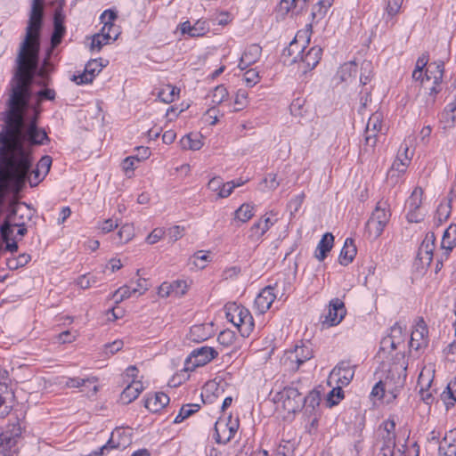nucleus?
Here are the masks:
<instances>
[{
  "mask_svg": "<svg viewBox=\"0 0 456 456\" xmlns=\"http://www.w3.org/2000/svg\"><path fill=\"white\" fill-rule=\"evenodd\" d=\"M443 401L447 405H453L456 402V379L451 380L441 395Z\"/></svg>",
  "mask_w": 456,
  "mask_h": 456,
  "instance_id": "37998d69",
  "label": "nucleus"
},
{
  "mask_svg": "<svg viewBox=\"0 0 456 456\" xmlns=\"http://www.w3.org/2000/svg\"><path fill=\"white\" fill-rule=\"evenodd\" d=\"M42 0H32L26 34L20 45L16 69L11 81V94L4 111V124L0 127V203L8 191L18 195L30 167V146L42 145L49 141L44 129L37 126V116L26 126L24 115L29 106L31 86L35 76L47 86L49 77L39 69L40 32L43 26Z\"/></svg>",
  "mask_w": 456,
  "mask_h": 456,
  "instance_id": "f257e3e1",
  "label": "nucleus"
},
{
  "mask_svg": "<svg viewBox=\"0 0 456 456\" xmlns=\"http://www.w3.org/2000/svg\"><path fill=\"white\" fill-rule=\"evenodd\" d=\"M52 165V158L50 156H44L38 161L37 169L39 170L44 175H46Z\"/></svg>",
  "mask_w": 456,
  "mask_h": 456,
  "instance_id": "774afa93",
  "label": "nucleus"
},
{
  "mask_svg": "<svg viewBox=\"0 0 456 456\" xmlns=\"http://www.w3.org/2000/svg\"><path fill=\"white\" fill-rule=\"evenodd\" d=\"M411 156H405L404 157V162H402L401 156H397V159L394 161L390 174L396 171L399 175L404 174L406 171L407 167L409 166L411 162Z\"/></svg>",
  "mask_w": 456,
  "mask_h": 456,
  "instance_id": "6e6d98bb",
  "label": "nucleus"
},
{
  "mask_svg": "<svg viewBox=\"0 0 456 456\" xmlns=\"http://www.w3.org/2000/svg\"><path fill=\"white\" fill-rule=\"evenodd\" d=\"M228 102V91L225 86L220 85L215 87L212 93L213 104H225Z\"/></svg>",
  "mask_w": 456,
  "mask_h": 456,
  "instance_id": "a18cd8bd",
  "label": "nucleus"
},
{
  "mask_svg": "<svg viewBox=\"0 0 456 456\" xmlns=\"http://www.w3.org/2000/svg\"><path fill=\"white\" fill-rule=\"evenodd\" d=\"M45 176V175H44L37 168H35L34 170H31V167H30L28 172V175L24 180V183H26V181H28L29 185L31 187H35L44 179Z\"/></svg>",
  "mask_w": 456,
  "mask_h": 456,
  "instance_id": "bf43d9fd",
  "label": "nucleus"
},
{
  "mask_svg": "<svg viewBox=\"0 0 456 456\" xmlns=\"http://www.w3.org/2000/svg\"><path fill=\"white\" fill-rule=\"evenodd\" d=\"M117 13L112 10H105L101 15V20L102 23H105L106 26H109V30L112 28L114 26L113 21L117 19Z\"/></svg>",
  "mask_w": 456,
  "mask_h": 456,
  "instance_id": "338daca9",
  "label": "nucleus"
},
{
  "mask_svg": "<svg viewBox=\"0 0 456 456\" xmlns=\"http://www.w3.org/2000/svg\"><path fill=\"white\" fill-rule=\"evenodd\" d=\"M9 213L0 227V234L4 244V248H0V254L4 251L16 252L18 250V243L14 237V224L17 220V215L21 210V205L15 200L9 203Z\"/></svg>",
  "mask_w": 456,
  "mask_h": 456,
  "instance_id": "f03ea898",
  "label": "nucleus"
},
{
  "mask_svg": "<svg viewBox=\"0 0 456 456\" xmlns=\"http://www.w3.org/2000/svg\"><path fill=\"white\" fill-rule=\"evenodd\" d=\"M313 357V351L311 348L305 346H297L293 351L286 352L284 358V364L288 362L290 363H296L295 366L290 368L297 370L299 366Z\"/></svg>",
  "mask_w": 456,
  "mask_h": 456,
  "instance_id": "9b49d317",
  "label": "nucleus"
},
{
  "mask_svg": "<svg viewBox=\"0 0 456 456\" xmlns=\"http://www.w3.org/2000/svg\"><path fill=\"white\" fill-rule=\"evenodd\" d=\"M403 0H387L384 19L387 26L393 27L395 23L394 18L400 12Z\"/></svg>",
  "mask_w": 456,
  "mask_h": 456,
  "instance_id": "2f4dec72",
  "label": "nucleus"
},
{
  "mask_svg": "<svg viewBox=\"0 0 456 456\" xmlns=\"http://www.w3.org/2000/svg\"><path fill=\"white\" fill-rule=\"evenodd\" d=\"M136 289H134L129 285H125L123 287H120L114 292L113 297H118V298H116V303H119L124 299L130 297L132 295L136 294Z\"/></svg>",
  "mask_w": 456,
  "mask_h": 456,
  "instance_id": "5fc2aeb1",
  "label": "nucleus"
},
{
  "mask_svg": "<svg viewBox=\"0 0 456 456\" xmlns=\"http://www.w3.org/2000/svg\"><path fill=\"white\" fill-rule=\"evenodd\" d=\"M333 243L334 236L330 232H326L317 245L315 257L319 261H323L328 253L331 250Z\"/></svg>",
  "mask_w": 456,
  "mask_h": 456,
  "instance_id": "c756f323",
  "label": "nucleus"
},
{
  "mask_svg": "<svg viewBox=\"0 0 456 456\" xmlns=\"http://www.w3.org/2000/svg\"><path fill=\"white\" fill-rule=\"evenodd\" d=\"M391 212L387 202L379 201L371 216L367 222L366 226L368 231L370 233H374L376 237L379 236L388 224Z\"/></svg>",
  "mask_w": 456,
  "mask_h": 456,
  "instance_id": "39448f33",
  "label": "nucleus"
},
{
  "mask_svg": "<svg viewBox=\"0 0 456 456\" xmlns=\"http://www.w3.org/2000/svg\"><path fill=\"white\" fill-rule=\"evenodd\" d=\"M169 397L162 392L155 393L145 399L144 406L151 412H158L169 403Z\"/></svg>",
  "mask_w": 456,
  "mask_h": 456,
  "instance_id": "aec40b11",
  "label": "nucleus"
},
{
  "mask_svg": "<svg viewBox=\"0 0 456 456\" xmlns=\"http://www.w3.org/2000/svg\"><path fill=\"white\" fill-rule=\"evenodd\" d=\"M273 225V222L266 215L255 222L248 230V240L253 242L260 241L265 233Z\"/></svg>",
  "mask_w": 456,
  "mask_h": 456,
  "instance_id": "4468645a",
  "label": "nucleus"
},
{
  "mask_svg": "<svg viewBox=\"0 0 456 456\" xmlns=\"http://www.w3.org/2000/svg\"><path fill=\"white\" fill-rule=\"evenodd\" d=\"M124 430L116 428L112 433L109 441L102 445V449L106 451L110 449H125L129 444V438L123 436Z\"/></svg>",
  "mask_w": 456,
  "mask_h": 456,
  "instance_id": "b1692460",
  "label": "nucleus"
},
{
  "mask_svg": "<svg viewBox=\"0 0 456 456\" xmlns=\"http://www.w3.org/2000/svg\"><path fill=\"white\" fill-rule=\"evenodd\" d=\"M344 363L336 367L330 373L332 379H336V381L342 386H347L354 377V370L347 367L343 366Z\"/></svg>",
  "mask_w": 456,
  "mask_h": 456,
  "instance_id": "473e14b6",
  "label": "nucleus"
},
{
  "mask_svg": "<svg viewBox=\"0 0 456 456\" xmlns=\"http://www.w3.org/2000/svg\"><path fill=\"white\" fill-rule=\"evenodd\" d=\"M262 48L258 45H250L245 49L244 53H242L238 67L241 70H243L248 66L254 64L260 58Z\"/></svg>",
  "mask_w": 456,
  "mask_h": 456,
  "instance_id": "f3484780",
  "label": "nucleus"
},
{
  "mask_svg": "<svg viewBox=\"0 0 456 456\" xmlns=\"http://www.w3.org/2000/svg\"><path fill=\"white\" fill-rule=\"evenodd\" d=\"M399 343V340H395V335L384 338L380 342L379 354L381 352L385 353L388 348H391V350L397 349Z\"/></svg>",
  "mask_w": 456,
  "mask_h": 456,
  "instance_id": "680f3d73",
  "label": "nucleus"
},
{
  "mask_svg": "<svg viewBox=\"0 0 456 456\" xmlns=\"http://www.w3.org/2000/svg\"><path fill=\"white\" fill-rule=\"evenodd\" d=\"M228 104H213L205 114L206 120L210 125H216L220 118H224Z\"/></svg>",
  "mask_w": 456,
  "mask_h": 456,
  "instance_id": "f704fd0d",
  "label": "nucleus"
},
{
  "mask_svg": "<svg viewBox=\"0 0 456 456\" xmlns=\"http://www.w3.org/2000/svg\"><path fill=\"white\" fill-rule=\"evenodd\" d=\"M181 144L183 149L197 151L200 150L202 146L201 141L198 138L197 135L192 137V134H187L181 140Z\"/></svg>",
  "mask_w": 456,
  "mask_h": 456,
  "instance_id": "09e8293b",
  "label": "nucleus"
},
{
  "mask_svg": "<svg viewBox=\"0 0 456 456\" xmlns=\"http://www.w3.org/2000/svg\"><path fill=\"white\" fill-rule=\"evenodd\" d=\"M431 383L432 379L429 375H425L422 370L418 379V387H419L420 398L426 404H431L434 402L433 394L429 390Z\"/></svg>",
  "mask_w": 456,
  "mask_h": 456,
  "instance_id": "393cba45",
  "label": "nucleus"
},
{
  "mask_svg": "<svg viewBox=\"0 0 456 456\" xmlns=\"http://www.w3.org/2000/svg\"><path fill=\"white\" fill-rule=\"evenodd\" d=\"M369 132L382 131V115L379 112L372 114L366 125Z\"/></svg>",
  "mask_w": 456,
  "mask_h": 456,
  "instance_id": "3c124183",
  "label": "nucleus"
},
{
  "mask_svg": "<svg viewBox=\"0 0 456 456\" xmlns=\"http://www.w3.org/2000/svg\"><path fill=\"white\" fill-rule=\"evenodd\" d=\"M179 91L177 87L167 85L159 92L158 97L162 102L171 103L179 94Z\"/></svg>",
  "mask_w": 456,
  "mask_h": 456,
  "instance_id": "a19ab883",
  "label": "nucleus"
},
{
  "mask_svg": "<svg viewBox=\"0 0 456 456\" xmlns=\"http://www.w3.org/2000/svg\"><path fill=\"white\" fill-rule=\"evenodd\" d=\"M436 248V236L434 232H428L422 240L417 257L422 265H430L433 260V252Z\"/></svg>",
  "mask_w": 456,
  "mask_h": 456,
  "instance_id": "9d476101",
  "label": "nucleus"
},
{
  "mask_svg": "<svg viewBox=\"0 0 456 456\" xmlns=\"http://www.w3.org/2000/svg\"><path fill=\"white\" fill-rule=\"evenodd\" d=\"M216 352L208 346H201L191 351L184 363L185 370H193L196 367L203 366L215 358Z\"/></svg>",
  "mask_w": 456,
  "mask_h": 456,
  "instance_id": "423d86ee",
  "label": "nucleus"
},
{
  "mask_svg": "<svg viewBox=\"0 0 456 456\" xmlns=\"http://www.w3.org/2000/svg\"><path fill=\"white\" fill-rule=\"evenodd\" d=\"M203 23L197 21L194 25H191L189 20L184 21L181 24L182 34H188L191 37H197L205 34V27Z\"/></svg>",
  "mask_w": 456,
  "mask_h": 456,
  "instance_id": "e433bc0d",
  "label": "nucleus"
},
{
  "mask_svg": "<svg viewBox=\"0 0 456 456\" xmlns=\"http://www.w3.org/2000/svg\"><path fill=\"white\" fill-rule=\"evenodd\" d=\"M454 247H456V224H451L444 231L441 242V248L444 250L445 258H448Z\"/></svg>",
  "mask_w": 456,
  "mask_h": 456,
  "instance_id": "bb28decb",
  "label": "nucleus"
},
{
  "mask_svg": "<svg viewBox=\"0 0 456 456\" xmlns=\"http://www.w3.org/2000/svg\"><path fill=\"white\" fill-rule=\"evenodd\" d=\"M357 253L356 247L354 243L353 239L347 238L345 240L344 246L341 249L338 261L341 265H348L355 257Z\"/></svg>",
  "mask_w": 456,
  "mask_h": 456,
  "instance_id": "c85d7f7f",
  "label": "nucleus"
},
{
  "mask_svg": "<svg viewBox=\"0 0 456 456\" xmlns=\"http://www.w3.org/2000/svg\"><path fill=\"white\" fill-rule=\"evenodd\" d=\"M444 67L443 61L430 63L426 69L425 78H422L421 84L440 85L443 81Z\"/></svg>",
  "mask_w": 456,
  "mask_h": 456,
  "instance_id": "dca6fc26",
  "label": "nucleus"
},
{
  "mask_svg": "<svg viewBox=\"0 0 456 456\" xmlns=\"http://www.w3.org/2000/svg\"><path fill=\"white\" fill-rule=\"evenodd\" d=\"M428 328L423 320H420L411 331L410 348L419 351L428 346Z\"/></svg>",
  "mask_w": 456,
  "mask_h": 456,
  "instance_id": "f8f14e48",
  "label": "nucleus"
},
{
  "mask_svg": "<svg viewBox=\"0 0 456 456\" xmlns=\"http://www.w3.org/2000/svg\"><path fill=\"white\" fill-rule=\"evenodd\" d=\"M279 281H276L274 287L266 286L264 288L255 299V306L259 313L264 314L270 309L272 304L276 298V295L273 293L274 288H277Z\"/></svg>",
  "mask_w": 456,
  "mask_h": 456,
  "instance_id": "ddd939ff",
  "label": "nucleus"
},
{
  "mask_svg": "<svg viewBox=\"0 0 456 456\" xmlns=\"http://www.w3.org/2000/svg\"><path fill=\"white\" fill-rule=\"evenodd\" d=\"M226 372L220 371L212 382L207 384V391H212L213 395L219 397L225 392L228 386L226 382Z\"/></svg>",
  "mask_w": 456,
  "mask_h": 456,
  "instance_id": "7c9ffc66",
  "label": "nucleus"
},
{
  "mask_svg": "<svg viewBox=\"0 0 456 456\" xmlns=\"http://www.w3.org/2000/svg\"><path fill=\"white\" fill-rule=\"evenodd\" d=\"M439 456H456V430L446 433L439 443Z\"/></svg>",
  "mask_w": 456,
  "mask_h": 456,
  "instance_id": "a211bd4d",
  "label": "nucleus"
},
{
  "mask_svg": "<svg viewBox=\"0 0 456 456\" xmlns=\"http://www.w3.org/2000/svg\"><path fill=\"white\" fill-rule=\"evenodd\" d=\"M322 49L320 46L311 47L305 53H303L300 61L304 65V71L313 69L320 61Z\"/></svg>",
  "mask_w": 456,
  "mask_h": 456,
  "instance_id": "6ab92c4d",
  "label": "nucleus"
},
{
  "mask_svg": "<svg viewBox=\"0 0 456 456\" xmlns=\"http://www.w3.org/2000/svg\"><path fill=\"white\" fill-rule=\"evenodd\" d=\"M134 235V229L133 224H126L122 225L118 232L119 240L122 243H126L133 239Z\"/></svg>",
  "mask_w": 456,
  "mask_h": 456,
  "instance_id": "864d4df0",
  "label": "nucleus"
},
{
  "mask_svg": "<svg viewBox=\"0 0 456 456\" xmlns=\"http://www.w3.org/2000/svg\"><path fill=\"white\" fill-rule=\"evenodd\" d=\"M211 335V328L208 324L194 325L191 328L189 338L193 342H203Z\"/></svg>",
  "mask_w": 456,
  "mask_h": 456,
  "instance_id": "72a5a7b5",
  "label": "nucleus"
},
{
  "mask_svg": "<svg viewBox=\"0 0 456 456\" xmlns=\"http://www.w3.org/2000/svg\"><path fill=\"white\" fill-rule=\"evenodd\" d=\"M346 314L345 304L339 298H333L330 301L328 311L323 314L322 323L329 327L338 325Z\"/></svg>",
  "mask_w": 456,
  "mask_h": 456,
  "instance_id": "6e6552de",
  "label": "nucleus"
},
{
  "mask_svg": "<svg viewBox=\"0 0 456 456\" xmlns=\"http://www.w3.org/2000/svg\"><path fill=\"white\" fill-rule=\"evenodd\" d=\"M143 390V385L140 380H132L120 395V400L127 404L135 400Z\"/></svg>",
  "mask_w": 456,
  "mask_h": 456,
  "instance_id": "a878e982",
  "label": "nucleus"
},
{
  "mask_svg": "<svg viewBox=\"0 0 456 456\" xmlns=\"http://www.w3.org/2000/svg\"><path fill=\"white\" fill-rule=\"evenodd\" d=\"M230 323L232 324L234 329L230 330V332L234 334L237 331L242 338L250 334L254 324L249 311L245 307L237 305L235 303L230 304Z\"/></svg>",
  "mask_w": 456,
  "mask_h": 456,
  "instance_id": "7ed1b4c3",
  "label": "nucleus"
},
{
  "mask_svg": "<svg viewBox=\"0 0 456 456\" xmlns=\"http://www.w3.org/2000/svg\"><path fill=\"white\" fill-rule=\"evenodd\" d=\"M31 260L29 254L22 253L16 257H9L6 259V265L10 270H17L25 266Z\"/></svg>",
  "mask_w": 456,
  "mask_h": 456,
  "instance_id": "ea45409f",
  "label": "nucleus"
},
{
  "mask_svg": "<svg viewBox=\"0 0 456 456\" xmlns=\"http://www.w3.org/2000/svg\"><path fill=\"white\" fill-rule=\"evenodd\" d=\"M65 16L61 9H56L53 16V31L51 37V45L56 47L61 44V39L65 34L66 28L64 26Z\"/></svg>",
  "mask_w": 456,
  "mask_h": 456,
  "instance_id": "2eb2a0df",
  "label": "nucleus"
},
{
  "mask_svg": "<svg viewBox=\"0 0 456 456\" xmlns=\"http://www.w3.org/2000/svg\"><path fill=\"white\" fill-rule=\"evenodd\" d=\"M248 103V92L243 89H240L236 94L234 102H233V110L239 111L247 106Z\"/></svg>",
  "mask_w": 456,
  "mask_h": 456,
  "instance_id": "13d9d810",
  "label": "nucleus"
},
{
  "mask_svg": "<svg viewBox=\"0 0 456 456\" xmlns=\"http://www.w3.org/2000/svg\"><path fill=\"white\" fill-rule=\"evenodd\" d=\"M372 76V64L369 61H364L361 65L360 83L363 86L367 85Z\"/></svg>",
  "mask_w": 456,
  "mask_h": 456,
  "instance_id": "8fccbe9b",
  "label": "nucleus"
},
{
  "mask_svg": "<svg viewBox=\"0 0 456 456\" xmlns=\"http://www.w3.org/2000/svg\"><path fill=\"white\" fill-rule=\"evenodd\" d=\"M422 195V189L416 187L406 201V206L408 208L406 217L410 223H419L423 219L424 215L420 212Z\"/></svg>",
  "mask_w": 456,
  "mask_h": 456,
  "instance_id": "1a4fd4ad",
  "label": "nucleus"
},
{
  "mask_svg": "<svg viewBox=\"0 0 456 456\" xmlns=\"http://www.w3.org/2000/svg\"><path fill=\"white\" fill-rule=\"evenodd\" d=\"M259 79L258 73L255 69H248L243 74L242 80L248 86H255Z\"/></svg>",
  "mask_w": 456,
  "mask_h": 456,
  "instance_id": "69168bd1",
  "label": "nucleus"
},
{
  "mask_svg": "<svg viewBox=\"0 0 456 456\" xmlns=\"http://www.w3.org/2000/svg\"><path fill=\"white\" fill-rule=\"evenodd\" d=\"M192 264L200 268L206 267L207 263L209 261V251L199 250L191 258Z\"/></svg>",
  "mask_w": 456,
  "mask_h": 456,
  "instance_id": "de8ad7c7",
  "label": "nucleus"
},
{
  "mask_svg": "<svg viewBox=\"0 0 456 456\" xmlns=\"http://www.w3.org/2000/svg\"><path fill=\"white\" fill-rule=\"evenodd\" d=\"M200 410V404L197 403H190L183 405L181 409L177 416L175 418V423H181L186 418L190 417L194 412Z\"/></svg>",
  "mask_w": 456,
  "mask_h": 456,
  "instance_id": "49530a36",
  "label": "nucleus"
},
{
  "mask_svg": "<svg viewBox=\"0 0 456 456\" xmlns=\"http://www.w3.org/2000/svg\"><path fill=\"white\" fill-rule=\"evenodd\" d=\"M20 435L21 428L18 422L8 425L4 431L0 432V456H15L18 453L16 444Z\"/></svg>",
  "mask_w": 456,
  "mask_h": 456,
  "instance_id": "20e7f679",
  "label": "nucleus"
},
{
  "mask_svg": "<svg viewBox=\"0 0 456 456\" xmlns=\"http://www.w3.org/2000/svg\"><path fill=\"white\" fill-rule=\"evenodd\" d=\"M305 52V48L301 47L297 41L295 39L290 42L289 45L283 50V57H291L289 61L291 63L300 61L301 56Z\"/></svg>",
  "mask_w": 456,
  "mask_h": 456,
  "instance_id": "c9c22d12",
  "label": "nucleus"
},
{
  "mask_svg": "<svg viewBox=\"0 0 456 456\" xmlns=\"http://www.w3.org/2000/svg\"><path fill=\"white\" fill-rule=\"evenodd\" d=\"M321 396L319 392L311 391L308 395L304 396V404L306 407V411L310 409V411H314L315 407L320 404Z\"/></svg>",
  "mask_w": 456,
  "mask_h": 456,
  "instance_id": "603ef678",
  "label": "nucleus"
},
{
  "mask_svg": "<svg viewBox=\"0 0 456 456\" xmlns=\"http://www.w3.org/2000/svg\"><path fill=\"white\" fill-rule=\"evenodd\" d=\"M378 133L379 131L375 132H369L367 128L365 129L364 133V148L363 150L368 152L374 149L377 141H378Z\"/></svg>",
  "mask_w": 456,
  "mask_h": 456,
  "instance_id": "4d7b16f0",
  "label": "nucleus"
},
{
  "mask_svg": "<svg viewBox=\"0 0 456 456\" xmlns=\"http://www.w3.org/2000/svg\"><path fill=\"white\" fill-rule=\"evenodd\" d=\"M118 38V34L112 37L110 34H95L92 37V42L90 45V50L91 51H101L103 45H108L110 43V40L112 39L115 41Z\"/></svg>",
  "mask_w": 456,
  "mask_h": 456,
  "instance_id": "4c0bfd02",
  "label": "nucleus"
},
{
  "mask_svg": "<svg viewBox=\"0 0 456 456\" xmlns=\"http://www.w3.org/2000/svg\"><path fill=\"white\" fill-rule=\"evenodd\" d=\"M213 439L218 444L225 445L228 443V418H218L215 423Z\"/></svg>",
  "mask_w": 456,
  "mask_h": 456,
  "instance_id": "5701e85b",
  "label": "nucleus"
},
{
  "mask_svg": "<svg viewBox=\"0 0 456 456\" xmlns=\"http://www.w3.org/2000/svg\"><path fill=\"white\" fill-rule=\"evenodd\" d=\"M280 399L281 400L283 409L289 413L299 411L304 406V396L295 387H285L280 393Z\"/></svg>",
  "mask_w": 456,
  "mask_h": 456,
  "instance_id": "0eeeda50",
  "label": "nucleus"
},
{
  "mask_svg": "<svg viewBox=\"0 0 456 456\" xmlns=\"http://www.w3.org/2000/svg\"><path fill=\"white\" fill-rule=\"evenodd\" d=\"M309 0H281V9L285 10L286 13L291 16L303 14L308 8Z\"/></svg>",
  "mask_w": 456,
  "mask_h": 456,
  "instance_id": "412c9836",
  "label": "nucleus"
},
{
  "mask_svg": "<svg viewBox=\"0 0 456 456\" xmlns=\"http://www.w3.org/2000/svg\"><path fill=\"white\" fill-rule=\"evenodd\" d=\"M358 69L354 61H348L340 66L337 72V78L340 82L350 84L356 80Z\"/></svg>",
  "mask_w": 456,
  "mask_h": 456,
  "instance_id": "4be33fe9",
  "label": "nucleus"
},
{
  "mask_svg": "<svg viewBox=\"0 0 456 456\" xmlns=\"http://www.w3.org/2000/svg\"><path fill=\"white\" fill-rule=\"evenodd\" d=\"M96 382L95 378L81 379V378H69L66 381L68 387H80L86 386L87 383L94 384Z\"/></svg>",
  "mask_w": 456,
  "mask_h": 456,
  "instance_id": "e2e57ef3",
  "label": "nucleus"
},
{
  "mask_svg": "<svg viewBox=\"0 0 456 456\" xmlns=\"http://www.w3.org/2000/svg\"><path fill=\"white\" fill-rule=\"evenodd\" d=\"M254 216V206L249 203H244L238 208L233 214L231 224H245Z\"/></svg>",
  "mask_w": 456,
  "mask_h": 456,
  "instance_id": "cd10ccee",
  "label": "nucleus"
},
{
  "mask_svg": "<svg viewBox=\"0 0 456 456\" xmlns=\"http://www.w3.org/2000/svg\"><path fill=\"white\" fill-rule=\"evenodd\" d=\"M452 198H449L446 201L441 202L440 205L437 207L436 218L437 219L439 224H442L443 222L446 221L450 216L452 210Z\"/></svg>",
  "mask_w": 456,
  "mask_h": 456,
  "instance_id": "c03bdc74",
  "label": "nucleus"
},
{
  "mask_svg": "<svg viewBox=\"0 0 456 456\" xmlns=\"http://www.w3.org/2000/svg\"><path fill=\"white\" fill-rule=\"evenodd\" d=\"M424 94H428V96L426 100V106L431 107L436 102V94L441 91L440 85L431 84H421Z\"/></svg>",
  "mask_w": 456,
  "mask_h": 456,
  "instance_id": "79ce46f5",
  "label": "nucleus"
},
{
  "mask_svg": "<svg viewBox=\"0 0 456 456\" xmlns=\"http://www.w3.org/2000/svg\"><path fill=\"white\" fill-rule=\"evenodd\" d=\"M102 67L103 65L100 63L98 60L94 59L86 63L85 69L93 78H94L95 76L102 71Z\"/></svg>",
  "mask_w": 456,
  "mask_h": 456,
  "instance_id": "0e129e2a",
  "label": "nucleus"
},
{
  "mask_svg": "<svg viewBox=\"0 0 456 456\" xmlns=\"http://www.w3.org/2000/svg\"><path fill=\"white\" fill-rule=\"evenodd\" d=\"M224 186L225 183H224V180L219 176L213 177L208 183L209 190L212 191H217L216 199L228 197V190H225Z\"/></svg>",
  "mask_w": 456,
  "mask_h": 456,
  "instance_id": "58836bf2",
  "label": "nucleus"
},
{
  "mask_svg": "<svg viewBox=\"0 0 456 456\" xmlns=\"http://www.w3.org/2000/svg\"><path fill=\"white\" fill-rule=\"evenodd\" d=\"M136 162H140L139 155L129 156L123 160L122 168L126 175L130 176V173L134 172Z\"/></svg>",
  "mask_w": 456,
  "mask_h": 456,
  "instance_id": "052dcab7",
  "label": "nucleus"
}]
</instances>
